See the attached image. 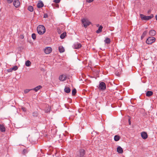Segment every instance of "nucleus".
I'll return each mask as SVG.
<instances>
[{"label":"nucleus","mask_w":157,"mask_h":157,"mask_svg":"<svg viewBox=\"0 0 157 157\" xmlns=\"http://www.w3.org/2000/svg\"><path fill=\"white\" fill-rule=\"evenodd\" d=\"M37 31L38 33L40 35L44 34L46 31L45 27L42 25L38 26L37 28Z\"/></svg>","instance_id":"f257e3e1"},{"label":"nucleus","mask_w":157,"mask_h":157,"mask_svg":"<svg viewBox=\"0 0 157 157\" xmlns=\"http://www.w3.org/2000/svg\"><path fill=\"white\" fill-rule=\"evenodd\" d=\"M140 16L142 20L145 21H148L153 18L154 15L153 14H151L150 16H147L143 14H140Z\"/></svg>","instance_id":"f03ea898"},{"label":"nucleus","mask_w":157,"mask_h":157,"mask_svg":"<svg viewBox=\"0 0 157 157\" xmlns=\"http://www.w3.org/2000/svg\"><path fill=\"white\" fill-rule=\"evenodd\" d=\"M155 38L153 37H149L146 41L147 44H150L155 42Z\"/></svg>","instance_id":"7ed1b4c3"},{"label":"nucleus","mask_w":157,"mask_h":157,"mask_svg":"<svg viewBox=\"0 0 157 157\" xmlns=\"http://www.w3.org/2000/svg\"><path fill=\"white\" fill-rule=\"evenodd\" d=\"M82 23L84 25V26L85 28L86 27L88 26L91 23L87 19H82Z\"/></svg>","instance_id":"20e7f679"},{"label":"nucleus","mask_w":157,"mask_h":157,"mask_svg":"<svg viewBox=\"0 0 157 157\" xmlns=\"http://www.w3.org/2000/svg\"><path fill=\"white\" fill-rule=\"evenodd\" d=\"M98 88L100 90H105L106 88V86L105 83L103 82H101L99 84Z\"/></svg>","instance_id":"39448f33"},{"label":"nucleus","mask_w":157,"mask_h":157,"mask_svg":"<svg viewBox=\"0 0 157 157\" xmlns=\"http://www.w3.org/2000/svg\"><path fill=\"white\" fill-rule=\"evenodd\" d=\"M82 47V45L81 44L79 43H75L73 45V48L75 49H78Z\"/></svg>","instance_id":"423d86ee"},{"label":"nucleus","mask_w":157,"mask_h":157,"mask_svg":"<svg viewBox=\"0 0 157 157\" xmlns=\"http://www.w3.org/2000/svg\"><path fill=\"white\" fill-rule=\"evenodd\" d=\"M79 151L80 156H78V157H83L85 154V150L83 149H81Z\"/></svg>","instance_id":"0eeeda50"},{"label":"nucleus","mask_w":157,"mask_h":157,"mask_svg":"<svg viewBox=\"0 0 157 157\" xmlns=\"http://www.w3.org/2000/svg\"><path fill=\"white\" fill-rule=\"evenodd\" d=\"M13 4L15 7L16 8L18 7L20 5V2L18 0H14Z\"/></svg>","instance_id":"6e6552de"},{"label":"nucleus","mask_w":157,"mask_h":157,"mask_svg":"<svg viewBox=\"0 0 157 157\" xmlns=\"http://www.w3.org/2000/svg\"><path fill=\"white\" fill-rule=\"evenodd\" d=\"M141 136L144 139H146L147 138V134L145 132H142L141 133Z\"/></svg>","instance_id":"1a4fd4ad"},{"label":"nucleus","mask_w":157,"mask_h":157,"mask_svg":"<svg viewBox=\"0 0 157 157\" xmlns=\"http://www.w3.org/2000/svg\"><path fill=\"white\" fill-rule=\"evenodd\" d=\"M67 78V77L66 75H63L59 76V79L61 81H63L66 80Z\"/></svg>","instance_id":"9d476101"},{"label":"nucleus","mask_w":157,"mask_h":157,"mask_svg":"<svg viewBox=\"0 0 157 157\" xmlns=\"http://www.w3.org/2000/svg\"><path fill=\"white\" fill-rule=\"evenodd\" d=\"M156 33V31L154 30H151L149 32V35L152 36L155 35Z\"/></svg>","instance_id":"9b49d317"},{"label":"nucleus","mask_w":157,"mask_h":157,"mask_svg":"<svg viewBox=\"0 0 157 157\" xmlns=\"http://www.w3.org/2000/svg\"><path fill=\"white\" fill-rule=\"evenodd\" d=\"M42 86H41L39 85L33 89H31V90H33L35 91L36 92H37L39 89H40V88H42Z\"/></svg>","instance_id":"f8f14e48"},{"label":"nucleus","mask_w":157,"mask_h":157,"mask_svg":"<svg viewBox=\"0 0 157 157\" xmlns=\"http://www.w3.org/2000/svg\"><path fill=\"white\" fill-rule=\"evenodd\" d=\"M117 151L118 152L120 153H122L123 151L122 148L120 146L117 147Z\"/></svg>","instance_id":"ddd939ff"},{"label":"nucleus","mask_w":157,"mask_h":157,"mask_svg":"<svg viewBox=\"0 0 157 157\" xmlns=\"http://www.w3.org/2000/svg\"><path fill=\"white\" fill-rule=\"evenodd\" d=\"M64 91L66 93H69L71 91V89L67 86H65L64 89Z\"/></svg>","instance_id":"4468645a"},{"label":"nucleus","mask_w":157,"mask_h":157,"mask_svg":"<svg viewBox=\"0 0 157 157\" xmlns=\"http://www.w3.org/2000/svg\"><path fill=\"white\" fill-rule=\"evenodd\" d=\"M0 130L2 132H4L5 131V127L2 124H0Z\"/></svg>","instance_id":"2eb2a0df"},{"label":"nucleus","mask_w":157,"mask_h":157,"mask_svg":"<svg viewBox=\"0 0 157 157\" xmlns=\"http://www.w3.org/2000/svg\"><path fill=\"white\" fill-rule=\"evenodd\" d=\"M59 50L60 53H63L65 51L64 48L62 46H59Z\"/></svg>","instance_id":"dca6fc26"},{"label":"nucleus","mask_w":157,"mask_h":157,"mask_svg":"<svg viewBox=\"0 0 157 157\" xmlns=\"http://www.w3.org/2000/svg\"><path fill=\"white\" fill-rule=\"evenodd\" d=\"M43 6L44 4L41 1L38 2L37 5V6L38 8H41L43 7Z\"/></svg>","instance_id":"f3484780"},{"label":"nucleus","mask_w":157,"mask_h":157,"mask_svg":"<svg viewBox=\"0 0 157 157\" xmlns=\"http://www.w3.org/2000/svg\"><path fill=\"white\" fill-rule=\"evenodd\" d=\"M147 33V31H145L143 33L142 36H141V40H142L144 37L146 36V34Z\"/></svg>","instance_id":"a211bd4d"},{"label":"nucleus","mask_w":157,"mask_h":157,"mask_svg":"<svg viewBox=\"0 0 157 157\" xmlns=\"http://www.w3.org/2000/svg\"><path fill=\"white\" fill-rule=\"evenodd\" d=\"M120 138V137L118 135H115L114 137V140L116 141H119Z\"/></svg>","instance_id":"6ab92c4d"},{"label":"nucleus","mask_w":157,"mask_h":157,"mask_svg":"<svg viewBox=\"0 0 157 157\" xmlns=\"http://www.w3.org/2000/svg\"><path fill=\"white\" fill-rule=\"evenodd\" d=\"M44 51L46 54H49V47H46L44 49Z\"/></svg>","instance_id":"aec40b11"},{"label":"nucleus","mask_w":157,"mask_h":157,"mask_svg":"<svg viewBox=\"0 0 157 157\" xmlns=\"http://www.w3.org/2000/svg\"><path fill=\"white\" fill-rule=\"evenodd\" d=\"M153 94V92L151 91H147L146 94V96L150 97Z\"/></svg>","instance_id":"412c9836"},{"label":"nucleus","mask_w":157,"mask_h":157,"mask_svg":"<svg viewBox=\"0 0 157 157\" xmlns=\"http://www.w3.org/2000/svg\"><path fill=\"white\" fill-rule=\"evenodd\" d=\"M104 42L105 43L109 44L110 43V40L109 38H106L104 40Z\"/></svg>","instance_id":"4be33fe9"},{"label":"nucleus","mask_w":157,"mask_h":157,"mask_svg":"<svg viewBox=\"0 0 157 157\" xmlns=\"http://www.w3.org/2000/svg\"><path fill=\"white\" fill-rule=\"evenodd\" d=\"M103 28V27L102 26H100L98 28V29L97 30L96 33H99L100 32H101L102 31V29Z\"/></svg>","instance_id":"5701e85b"},{"label":"nucleus","mask_w":157,"mask_h":157,"mask_svg":"<svg viewBox=\"0 0 157 157\" xmlns=\"http://www.w3.org/2000/svg\"><path fill=\"white\" fill-rule=\"evenodd\" d=\"M66 36V32H64L60 36V37L62 39H63L65 38V36Z\"/></svg>","instance_id":"b1692460"},{"label":"nucleus","mask_w":157,"mask_h":157,"mask_svg":"<svg viewBox=\"0 0 157 157\" xmlns=\"http://www.w3.org/2000/svg\"><path fill=\"white\" fill-rule=\"evenodd\" d=\"M28 10L30 12H33V6H29L28 7Z\"/></svg>","instance_id":"393cba45"},{"label":"nucleus","mask_w":157,"mask_h":157,"mask_svg":"<svg viewBox=\"0 0 157 157\" xmlns=\"http://www.w3.org/2000/svg\"><path fill=\"white\" fill-rule=\"evenodd\" d=\"M31 64V62L29 60L25 62V65L27 67H29L30 66Z\"/></svg>","instance_id":"a878e982"},{"label":"nucleus","mask_w":157,"mask_h":157,"mask_svg":"<svg viewBox=\"0 0 157 157\" xmlns=\"http://www.w3.org/2000/svg\"><path fill=\"white\" fill-rule=\"evenodd\" d=\"M76 90L75 89H74L72 90V94L73 95H75L76 93Z\"/></svg>","instance_id":"bb28decb"},{"label":"nucleus","mask_w":157,"mask_h":157,"mask_svg":"<svg viewBox=\"0 0 157 157\" xmlns=\"http://www.w3.org/2000/svg\"><path fill=\"white\" fill-rule=\"evenodd\" d=\"M57 32L59 34H60L62 33V31L61 29L58 27L57 29Z\"/></svg>","instance_id":"cd10ccee"},{"label":"nucleus","mask_w":157,"mask_h":157,"mask_svg":"<svg viewBox=\"0 0 157 157\" xmlns=\"http://www.w3.org/2000/svg\"><path fill=\"white\" fill-rule=\"evenodd\" d=\"M32 37L33 39L35 40L36 39V36L35 33H33L32 35Z\"/></svg>","instance_id":"c85d7f7f"},{"label":"nucleus","mask_w":157,"mask_h":157,"mask_svg":"<svg viewBox=\"0 0 157 157\" xmlns=\"http://www.w3.org/2000/svg\"><path fill=\"white\" fill-rule=\"evenodd\" d=\"M12 70H13L15 71L18 69V67L17 66H14L12 68Z\"/></svg>","instance_id":"c756f323"},{"label":"nucleus","mask_w":157,"mask_h":157,"mask_svg":"<svg viewBox=\"0 0 157 157\" xmlns=\"http://www.w3.org/2000/svg\"><path fill=\"white\" fill-rule=\"evenodd\" d=\"M33 115L35 117H36L38 116V113L37 112H34L33 113Z\"/></svg>","instance_id":"7c9ffc66"},{"label":"nucleus","mask_w":157,"mask_h":157,"mask_svg":"<svg viewBox=\"0 0 157 157\" xmlns=\"http://www.w3.org/2000/svg\"><path fill=\"white\" fill-rule=\"evenodd\" d=\"M32 90L31 89H26L24 90V93L25 94H26L28 93L30 90Z\"/></svg>","instance_id":"2f4dec72"},{"label":"nucleus","mask_w":157,"mask_h":157,"mask_svg":"<svg viewBox=\"0 0 157 157\" xmlns=\"http://www.w3.org/2000/svg\"><path fill=\"white\" fill-rule=\"evenodd\" d=\"M60 1L61 0H54L53 2L55 3H59L60 2Z\"/></svg>","instance_id":"473e14b6"},{"label":"nucleus","mask_w":157,"mask_h":157,"mask_svg":"<svg viewBox=\"0 0 157 157\" xmlns=\"http://www.w3.org/2000/svg\"><path fill=\"white\" fill-rule=\"evenodd\" d=\"M6 1L8 3H11L13 2V0H6Z\"/></svg>","instance_id":"72a5a7b5"},{"label":"nucleus","mask_w":157,"mask_h":157,"mask_svg":"<svg viewBox=\"0 0 157 157\" xmlns=\"http://www.w3.org/2000/svg\"><path fill=\"white\" fill-rule=\"evenodd\" d=\"M86 2H88V3H91L94 0H86Z\"/></svg>","instance_id":"f704fd0d"},{"label":"nucleus","mask_w":157,"mask_h":157,"mask_svg":"<svg viewBox=\"0 0 157 157\" xmlns=\"http://www.w3.org/2000/svg\"><path fill=\"white\" fill-rule=\"evenodd\" d=\"M21 109L23 111L25 112L26 111V109L25 107H22Z\"/></svg>","instance_id":"c9c22d12"},{"label":"nucleus","mask_w":157,"mask_h":157,"mask_svg":"<svg viewBox=\"0 0 157 157\" xmlns=\"http://www.w3.org/2000/svg\"><path fill=\"white\" fill-rule=\"evenodd\" d=\"M53 147H51L50 146V149H49V150H50V152L52 151H53Z\"/></svg>","instance_id":"e433bc0d"},{"label":"nucleus","mask_w":157,"mask_h":157,"mask_svg":"<svg viewBox=\"0 0 157 157\" xmlns=\"http://www.w3.org/2000/svg\"><path fill=\"white\" fill-rule=\"evenodd\" d=\"M48 17V15L47 14H44V18H47Z\"/></svg>","instance_id":"4c0bfd02"},{"label":"nucleus","mask_w":157,"mask_h":157,"mask_svg":"<svg viewBox=\"0 0 157 157\" xmlns=\"http://www.w3.org/2000/svg\"><path fill=\"white\" fill-rule=\"evenodd\" d=\"M12 71V70L11 68H10V69H9L8 70V72H11Z\"/></svg>","instance_id":"58836bf2"},{"label":"nucleus","mask_w":157,"mask_h":157,"mask_svg":"<svg viewBox=\"0 0 157 157\" xmlns=\"http://www.w3.org/2000/svg\"><path fill=\"white\" fill-rule=\"evenodd\" d=\"M151 10H149L147 11V13L148 14H149V13H151Z\"/></svg>","instance_id":"ea45409f"},{"label":"nucleus","mask_w":157,"mask_h":157,"mask_svg":"<svg viewBox=\"0 0 157 157\" xmlns=\"http://www.w3.org/2000/svg\"><path fill=\"white\" fill-rule=\"evenodd\" d=\"M52 48L50 47V53L52 51Z\"/></svg>","instance_id":"a19ab883"},{"label":"nucleus","mask_w":157,"mask_h":157,"mask_svg":"<svg viewBox=\"0 0 157 157\" xmlns=\"http://www.w3.org/2000/svg\"><path fill=\"white\" fill-rule=\"evenodd\" d=\"M155 18H156V20L157 21V14L155 16Z\"/></svg>","instance_id":"79ce46f5"},{"label":"nucleus","mask_w":157,"mask_h":157,"mask_svg":"<svg viewBox=\"0 0 157 157\" xmlns=\"http://www.w3.org/2000/svg\"><path fill=\"white\" fill-rule=\"evenodd\" d=\"M129 124L130 125L131 124V122L130 121V120H129Z\"/></svg>","instance_id":"37998d69"},{"label":"nucleus","mask_w":157,"mask_h":157,"mask_svg":"<svg viewBox=\"0 0 157 157\" xmlns=\"http://www.w3.org/2000/svg\"><path fill=\"white\" fill-rule=\"evenodd\" d=\"M51 18H52L53 19V17H52V16H51Z\"/></svg>","instance_id":"c03bdc74"}]
</instances>
